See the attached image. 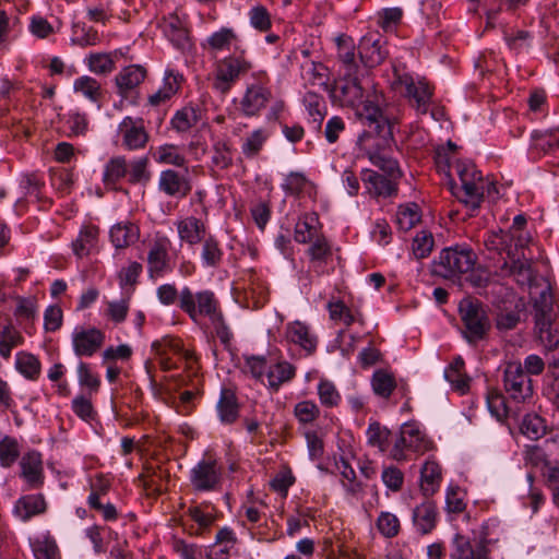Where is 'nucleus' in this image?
<instances>
[{
	"label": "nucleus",
	"instance_id": "obj_46",
	"mask_svg": "<svg viewBox=\"0 0 559 559\" xmlns=\"http://www.w3.org/2000/svg\"><path fill=\"white\" fill-rule=\"evenodd\" d=\"M74 91L81 93L92 102H98L102 98V86L94 78L84 75L78 78L73 84Z\"/></svg>",
	"mask_w": 559,
	"mask_h": 559
},
{
	"label": "nucleus",
	"instance_id": "obj_23",
	"mask_svg": "<svg viewBox=\"0 0 559 559\" xmlns=\"http://www.w3.org/2000/svg\"><path fill=\"white\" fill-rule=\"evenodd\" d=\"M21 476L31 488L41 486L44 480L43 461L39 452L31 451L24 454L20 461Z\"/></svg>",
	"mask_w": 559,
	"mask_h": 559
},
{
	"label": "nucleus",
	"instance_id": "obj_5",
	"mask_svg": "<svg viewBox=\"0 0 559 559\" xmlns=\"http://www.w3.org/2000/svg\"><path fill=\"white\" fill-rule=\"evenodd\" d=\"M499 275L512 278L519 286L531 293V288L540 285L542 281H546L543 276H538L533 269L531 257H526L525 252L510 251L509 257L499 266Z\"/></svg>",
	"mask_w": 559,
	"mask_h": 559
},
{
	"label": "nucleus",
	"instance_id": "obj_4",
	"mask_svg": "<svg viewBox=\"0 0 559 559\" xmlns=\"http://www.w3.org/2000/svg\"><path fill=\"white\" fill-rule=\"evenodd\" d=\"M463 322V335L469 344L484 340L490 330V320L485 305L473 297L463 298L459 304Z\"/></svg>",
	"mask_w": 559,
	"mask_h": 559
},
{
	"label": "nucleus",
	"instance_id": "obj_24",
	"mask_svg": "<svg viewBox=\"0 0 559 559\" xmlns=\"http://www.w3.org/2000/svg\"><path fill=\"white\" fill-rule=\"evenodd\" d=\"M47 503L43 495H26L19 498L14 504L13 513L21 521H28L33 516L45 513Z\"/></svg>",
	"mask_w": 559,
	"mask_h": 559
},
{
	"label": "nucleus",
	"instance_id": "obj_14",
	"mask_svg": "<svg viewBox=\"0 0 559 559\" xmlns=\"http://www.w3.org/2000/svg\"><path fill=\"white\" fill-rule=\"evenodd\" d=\"M271 90L261 84H249L239 102V110L246 117H255L272 102Z\"/></svg>",
	"mask_w": 559,
	"mask_h": 559
},
{
	"label": "nucleus",
	"instance_id": "obj_20",
	"mask_svg": "<svg viewBox=\"0 0 559 559\" xmlns=\"http://www.w3.org/2000/svg\"><path fill=\"white\" fill-rule=\"evenodd\" d=\"M361 180L371 197L389 198L395 195L397 192L395 179L391 177L386 178L373 170L365 169L361 175Z\"/></svg>",
	"mask_w": 559,
	"mask_h": 559
},
{
	"label": "nucleus",
	"instance_id": "obj_41",
	"mask_svg": "<svg viewBox=\"0 0 559 559\" xmlns=\"http://www.w3.org/2000/svg\"><path fill=\"white\" fill-rule=\"evenodd\" d=\"M72 45L79 47L95 46L99 43V35L93 27H87L85 24L74 23L72 25Z\"/></svg>",
	"mask_w": 559,
	"mask_h": 559
},
{
	"label": "nucleus",
	"instance_id": "obj_19",
	"mask_svg": "<svg viewBox=\"0 0 559 559\" xmlns=\"http://www.w3.org/2000/svg\"><path fill=\"white\" fill-rule=\"evenodd\" d=\"M451 559H489L485 540L472 543L464 535L455 534L451 545Z\"/></svg>",
	"mask_w": 559,
	"mask_h": 559
},
{
	"label": "nucleus",
	"instance_id": "obj_31",
	"mask_svg": "<svg viewBox=\"0 0 559 559\" xmlns=\"http://www.w3.org/2000/svg\"><path fill=\"white\" fill-rule=\"evenodd\" d=\"M15 368L27 380L36 381L41 373V364L32 353L19 352L15 355Z\"/></svg>",
	"mask_w": 559,
	"mask_h": 559
},
{
	"label": "nucleus",
	"instance_id": "obj_59",
	"mask_svg": "<svg viewBox=\"0 0 559 559\" xmlns=\"http://www.w3.org/2000/svg\"><path fill=\"white\" fill-rule=\"evenodd\" d=\"M20 450L15 439L5 437L0 441V464L11 466L19 457Z\"/></svg>",
	"mask_w": 559,
	"mask_h": 559
},
{
	"label": "nucleus",
	"instance_id": "obj_63",
	"mask_svg": "<svg viewBox=\"0 0 559 559\" xmlns=\"http://www.w3.org/2000/svg\"><path fill=\"white\" fill-rule=\"evenodd\" d=\"M377 527L383 536L394 537L400 531V521L390 512H381L377 520Z\"/></svg>",
	"mask_w": 559,
	"mask_h": 559
},
{
	"label": "nucleus",
	"instance_id": "obj_61",
	"mask_svg": "<svg viewBox=\"0 0 559 559\" xmlns=\"http://www.w3.org/2000/svg\"><path fill=\"white\" fill-rule=\"evenodd\" d=\"M294 414L299 423H313L320 415L318 405L312 401H301L295 405Z\"/></svg>",
	"mask_w": 559,
	"mask_h": 559
},
{
	"label": "nucleus",
	"instance_id": "obj_36",
	"mask_svg": "<svg viewBox=\"0 0 559 559\" xmlns=\"http://www.w3.org/2000/svg\"><path fill=\"white\" fill-rule=\"evenodd\" d=\"M217 413L221 423L229 425L238 418V403L230 390H223L217 403Z\"/></svg>",
	"mask_w": 559,
	"mask_h": 559
},
{
	"label": "nucleus",
	"instance_id": "obj_44",
	"mask_svg": "<svg viewBox=\"0 0 559 559\" xmlns=\"http://www.w3.org/2000/svg\"><path fill=\"white\" fill-rule=\"evenodd\" d=\"M521 432L531 440H538L546 433V424L544 418L537 414H527L521 424Z\"/></svg>",
	"mask_w": 559,
	"mask_h": 559
},
{
	"label": "nucleus",
	"instance_id": "obj_64",
	"mask_svg": "<svg viewBox=\"0 0 559 559\" xmlns=\"http://www.w3.org/2000/svg\"><path fill=\"white\" fill-rule=\"evenodd\" d=\"M88 68L96 74H106L114 70L115 63L107 53H92L88 57Z\"/></svg>",
	"mask_w": 559,
	"mask_h": 559
},
{
	"label": "nucleus",
	"instance_id": "obj_62",
	"mask_svg": "<svg viewBox=\"0 0 559 559\" xmlns=\"http://www.w3.org/2000/svg\"><path fill=\"white\" fill-rule=\"evenodd\" d=\"M157 162L181 167L185 165L186 159L183 155L179 153L176 145L165 144L157 150Z\"/></svg>",
	"mask_w": 559,
	"mask_h": 559
},
{
	"label": "nucleus",
	"instance_id": "obj_17",
	"mask_svg": "<svg viewBox=\"0 0 559 559\" xmlns=\"http://www.w3.org/2000/svg\"><path fill=\"white\" fill-rule=\"evenodd\" d=\"M384 41L377 33H369L361 37L358 45V56L362 69H372L380 66L386 58L388 51L383 47Z\"/></svg>",
	"mask_w": 559,
	"mask_h": 559
},
{
	"label": "nucleus",
	"instance_id": "obj_8",
	"mask_svg": "<svg viewBox=\"0 0 559 559\" xmlns=\"http://www.w3.org/2000/svg\"><path fill=\"white\" fill-rule=\"evenodd\" d=\"M430 441L418 424L406 423L400 429V436L391 450V456L395 461H404L406 460L405 450L424 453L430 449Z\"/></svg>",
	"mask_w": 559,
	"mask_h": 559
},
{
	"label": "nucleus",
	"instance_id": "obj_60",
	"mask_svg": "<svg viewBox=\"0 0 559 559\" xmlns=\"http://www.w3.org/2000/svg\"><path fill=\"white\" fill-rule=\"evenodd\" d=\"M173 549L180 557V559H203V549L195 544H188L183 539L174 538Z\"/></svg>",
	"mask_w": 559,
	"mask_h": 559
},
{
	"label": "nucleus",
	"instance_id": "obj_13",
	"mask_svg": "<svg viewBox=\"0 0 559 559\" xmlns=\"http://www.w3.org/2000/svg\"><path fill=\"white\" fill-rule=\"evenodd\" d=\"M335 44L337 48L336 58L342 76H355L356 74L366 73L360 66V60L356 56V45L350 36L340 34L335 37Z\"/></svg>",
	"mask_w": 559,
	"mask_h": 559
},
{
	"label": "nucleus",
	"instance_id": "obj_3",
	"mask_svg": "<svg viewBox=\"0 0 559 559\" xmlns=\"http://www.w3.org/2000/svg\"><path fill=\"white\" fill-rule=\"evenodd\" d=\"M477 261L475 252L467 246L456 245L441 250L432 261V274L456 281L473 271Z\"/></svg>",
	"mask_w": 559,
	"mask_h": 559
},
{
	"label": "nucleus",
	"instance_id": "obj_58",
	"mask_svg": "<svg viewBox=\"0 0 559 559\" xmlns=\"http://www.w3.org/2000/svg\"><path fill=\"white\" fill-rule=\"evenodd\" d=\"M32 549L36 559H60L58 546L50 538L34 542Z\"/></svg>",
	"mask_w": 559,
	"mask_h": 559
},
{
	"label": "nucleus",
	"instance_id": "obj_30",
	"mask_svg": "<svg viewBox=\"0 0 559 559\" xmlns=\"http://www.w3.org/2000/svg\"><path fill=\"white\" fill-rule=\"evenodd\" d=\"M296 373V368L287 361H278L267 367L265 378L267 386L277 391L278 388L289 382Z\"/></svg>",
	"mask_w": 559,
	"mask_h": 559
},
{
	"label": "nucleus",
	"instance_id": "obj_38",
	"mask_svg": "<svg viewBox=\"0 0 559 559\" xmlns=\"http://www.w3.org/2000/svg\"><path fill=\"white\" fill-rule=\"evenodd\" d=\"M513 236L510 233L499 229L497 231H490L486 239L485 246L489 251H495L498 253L506 252L507 258L509 257V252L513 251L512 248Z\"/></svg>",
	"mask_w": 559,
	"mask_h": 559
},
{
	"label": "nucleus",
	"instance_id": "obj_34",
	"mask_svg": "<svg viewBox=\"0 0 559 559\" xmlns=\"http://www.w3.org/2000/svg\"><path fill=\"white\" fill-rule=\"evenodd\" d=\"M24 337L12 324L0 325V356L9 360L12 349L22 345Z\"/></svg>",
	"mask_w": 559,
	"mask_h": 559
},
{
	"label": "nucleus",
	"instance_id": "obj_2",
	"mask_svg": "<svg viewBox=\"0 0 559 559\" xmlns=\"http://www.w3.org/2000/svg\"><path fill=\"white\" fill-rule=\"evenodd\" d=\"M455 170L461 187L452 186V193L472 210L479 207L485 193L490 194L491 191H496L495 185L485 180L473 163L459 162L455 165Z\"/></svg>",
	"mask_w": 559,
	"mask_h": 559
},
{
	"label": "nucleus",
	"instance_id": "obj_29",
	"mask_svg": "<svg viewBox=\"0 0 559 559\" xmlns=\"http://www.w3.org/2000/svg\"><path fill=\"white\" fill-rule=\"evenodd\" d=\"M436 506L431 501H425L413 511V522L420 534L430 533L436 526Z\"/></svg>",
	"mask_w": 559,
	"mask_h": 559
},
{
	"label": "nucleus",
	"instance_id": "obj_11",
	"mask_svg": "<svg viewBox=\"0 0 559 559\" xmlns=\"http://www.w3.org/2000/svg\"><path fill=\"white\" fill-rule=\"evenodd\" d=\"M503 383L510 399L516 403H523L533 395L532 380L519 362L507 365Z\"/></svg>",
	"mask_w": 559,
	"mask_h": 559
},
{
	"label": "nucleus",
	"instance_id": "obj_18",
	"mask_svg": "<svg viewBox=\"0 0 559 559\" xmlns=\"http://www.w3.org/2000/svg\"><path fill=\"white\" fill-rule=\"evenodd\" d=\"M104 341L105 334L95 328L75 331L72 334L73 350L79 357L93 356L103 346Z\"/></svg>",
	"mask_w": 559,
	"mask_h": 559
},
{
	"label": "nucleus",
	"instance_id": "obj_40",
	"mask_svg": "<svg viewBox=\"0 0 559 559\" xmlns=\"http://www.w3.org/2000/svg\"><path fill=\"white\" fill-rule=\"evenodd\" d=\"M201 259L205 266L216 267L223 258V250L213 236H206L202 241Z\"/></svg>",
	"mask_w": 559,
	"mask_h": 559
},
{
	"label": "nucleus",
	"instance_id": "obj_39",
	"mask_svg": "<svg viewBox=\"0 0 559 559\" xmlns=\"http://www.w3.org/2000/svg\"><path fill=\"white\" fill-rule=\"evenodd\" d=\"M97 236L98 229L96 227H84L81 229L78 238L72 243L74 253L79 258L87 255L95 247Z\"/></svg>",
	"mask_w": 559,
	"mask_h": 559
},
{
	"label": "nucleus",
	"instance_id": "obj_52",
	"mask_svg": "<svg viewBox=\"0 0 559 559\" xmlns=\"http://www.w3.org/2000/svg\"><path fill=\"white\" fill-rule=\"evenodd\" d=\"M250 25L261 32H267L272 26L271 15L265 7L254 5L250 9L249 13Z\"/></svg>",
	"mask_w": 559,
	"mask_h": 559
},
{
	"label": "nucleus",
	"instance_id": "obj_37",
	"mask_svg": "<svg viewBox=\"0 0 559 559\" xmlns=\"http://www.w3.org/2000/svg\"><path fill=\"white\" fill-rule=\"evenodd\" d=\"M128 174L127 160L123 156H116L105 165L103 181L105 186H115L121 178Z\"/></svg>",
	"mask_w": 559,
	"mask_h": 559
},
{
	"label": "nucleus",
	"instance_id": "obj_54",
	"mask_svg": "<svg viewBox=\"0 0 559 559\" xmlns=\"http://www.w3.org/2000/svg\"><path fill=\"white\" fill-rule=\"evenodd\" d=\"M148 158L139 157L131 162L128 175L131 183H145L150 180L151 174L147 170Z\"/></svg>",
	"mask_w": 559,
	"mask_h": 559
},
{
	"label": "nucleus",
	"instance_id": "obj_12",
	"mask_svg": "<svg viewBox=\"0 0 559 559\" xmlns=\"http://www.w3.org/2000/svg\"><path fill=\"white\" fill-rule=\"evenodd\" d=\"M530 297L534 304L535 323L557 321L559 307L555 304L550 285L542 281L540 285L531 288Z\"/></svg>",
	"mask_w": 559,
	"mask_h": 559
},
{
	"label": "nucleus",
	"instance_id": "obj_27",
	"mask_svg": "<svg viewBox=\"0 0 559 559\" xmlns=\"http://www.w3.org/2000/svg\"><path fill=\"white\" fill-rule=\"evenodd\" d=\"M158 187L163 192L170 197L182 198L191 190V187L185 177L180 176L173 169H167L160 173Z\"/></svg>",
	"mask_w": 559,
	"mask_h": 559
},
{
	"label": "nucleus",
	"instance_id": "obj_48",
	"mask_svg": "<svg viewBox=\"0 0 559 559\" xmlns=\"http://www.w3.org/2000/svg\"><path fill=\"white\" fill-rule=\"evenodd\" d=\"M536 333L545 348L551 350L558 347L559 336L557 321L535 323Z\"/></svg>",
	"mask_w": 559,
	"mask_h": 559
},
{
	"label": "nucleus",
	"instance_id": "obj_15",
	"mask_svg": "<svg viewBox=\"0 0 559 559\" xmlns=\"http://www.w3.org/2000/svg\"><path fill=\"white\" fill-rule=\"evenodd\" d=\"M170 241L166 237L154 240L147 252V272L151 278H159L171 272L169 257Z\"/></svg>",
	"mask_w": 559,
	"mask_h": 559
},
{
	"label": "nucleus",
	"instance_id": "obj_47",
	"mask_svg": "<svg viewBox=\"0 0 559 559\" xmlns=\"http://www.w3.org/2000/svg\"><path fill=\"white\" fill-rule=\"evenodd\" d=\"M267 138L269 135L263 129H257L252 131L248 136L243 139L241 145L242 154L248 158L257 156L262 150Z\"/></svg>",
	"mask_w": 559,
	"mask_h": 559
},
{
	"label": "nucleus",
	"instance_id": "obj_28",
	"mask_svg": "<svg viewBox=\"0 0 559 559\" xmlns=\"http://www.w3.org/2000/svg\"><path fill=\"white\" fill-rule=\"evenodd\" d=\"M238 41L239 37L233 28L222 27L206 38L203 47L211 53H217L219 51L229 50L231 46Z\"/></svg>",
	"mask_w": 559,
	"mask_h": 559
},
{
	"label": "nucleus",
	"instance_id": "obj_42",
	"mask_svg": "<svg viewBox=\"0 0 559 559\" xmlns=\"http://www.w3.org/2000/svg\"><path fill=\"white\" fill-rule=\"evenodd\" d=\"M199 121V110L192 106L178 110L171 119L173 128L178 132H187Z\"/></svg>",
	"mask_w": 559,
	"mask_h": 559
},
{
	"label": "nucleus",
	"instance_id": "obj_25",
	"mask_svg": "<svg viewBox=\"0 0 559 559\" xmlns=\"http://www.w3.org/2000/svg\"><path fill=\"white\" fill-rule=\"evenodd\" d=\"M146 70L139 64H131L123 68L115 79L118 93L122 97L136 88L145 79Z\"/></svg>",
	"mask_w": 559,
	"mask_h": 559
},
{
	"label": "nucleus",
	"instance_id": "obj_16",
	"mask_svg": "<svg viewBox=\"0 0 559 559\" xmlns=\"http://www.w3.org/2000/svg\"><path fill=\"white\" fill-rule=\"evenodd\" d=\"M118 133L122 138V145L129 151L144 148L148 142V133L142 118L127 116L118 126Z\"/></svg>",
	"mask_w": 559,
	"mask_h": 559
},
{
	"label": "nucleus",
	"instance_id": "obj_9",
	"mask_svg": "<svg viewBox=\"0 0 559 559\" xmlns=\"http://www.w3.org/2000/svg\"><path fill=\"white\" fill-rule=\"evenodd\" d=\"M223 468L215 459L209 457L198 462L190 471V484L194 491L206 492L219 488Z\"/></svg>",
	"mask_w": 559,
	"mask_h": 559
},
{
	"label": "nucleus",
	"instance_id": "obj_10",
	"mask_svg": "<svg viewBox=\"0 0 559 559\" xmlns=\"http://www.w3.org/2000/svg\"><path fill=\"white\" fill-rule=\"evenodd\" d=\"M395 85L404 88V95L409 98L417 112L427 114L433 88L424 79L415 80L409 74H397Z\"/></svg>",
	"mask_w": 559,
	"mask_h": 559
},
{
	"label": "nucleus",
	"instance_id": "obj_43",
	"mask_svg": "<svg viewBox=\"0 0 559 559\" xmlns=\"http://www.w3.org/2000/svg\"><path fill=\"white\" fill-rule=\"evenodd\" d=\"M371 384L374 393L384 399H388L396 386L393 374L383 369L374 371Z\"/></svg>",
	"mask_w": 559,
	"mask_h": 559
},
{
	"label": "nucleus",
	"instance_id": "obj_45",
	"mask_svg": "<svg viewBox=\"0 0 559 559\" xmlns=\"http://www.w3.org/2000/svg\"><path fill=\"white\" fill-rule=\"evenodd\" d=\"M420 221L418 206L414 203L401 205L395 215L396 225L401 230L412 229Z\"/></svg>",
	"mask_w": 559,
	"mask_h": 559
},
{
	"label": "nucleus",
	"instance_id": "obj_21",
	"mask_svg": "<svg viewBox=\"0 0 559 559\" xmlns=\"http://www.w3.org/2000/svg\"><path fill=\"white\" fill-rule=\"evenodd\" d=\"M285 337L289 343L299 345L307 354H312L317 348V336L307 324L300 321H295L286 325Z\"/></svg>",
	"mask_w": 559,
	"mask_h": 559
},
{
	"label": "nucleus",
	"instance_id": "obj_53",
	"mask_svg": "<svg viewBox=\"0 0 559 559\" xmlns=\"http://www.w3.org/2000/svg\"><path fill=\"white\" fill-rule=\"evenodd\" d=\"M390 431L379 423H371L367 429L368 443L384 452L389 445Z\"/></svg>",
	"mask_w": 559,
	"mask_h": 559
},
{
	"label": "nucleus",
	"instance_id": "obj_55",
	"mask_svg": "<svg viewBox=\"0 0 559 559\" xmlns=\"http://www.w3.org/2000/svg\"><path fill=\"white\" fill-rule=\"evenodd\" d=\"M111 483L108 477L103 474H97L90 484L91 493L88 496V506H98L100 497L106 495L110 489Z\"/></svg>",
	"mask_w": 559,
	"mask_h": 559
},
{
	"label": "nucleus",
	"instance_id": "obj_32",
	"mask_svg": "<svg viewBox=\"0 0 559 559\" xmlns=\"http://www.w3.org/2000/svg\"><path fill=\"white\" fill-rule=\"evenodd\" d=\"M441 468L438 463L427 461L420 471V488L423 493L427 496L433 495L440 486Z\"/></svg>",
	"mask_w": 559,
	"mask_h": 559
},
{
	"label": "nucleus",
	"instance_id": "obj_7",
	"mask_svg": "<svg viewBox=\"0 0 559 559\" xmlns=\"http://www.w3.org/2000/svg\"><path fill=\"white\" fill-rule=\"evenodd\" d=\"M180 309L188 313L193 321H197L200 316L209 317L211 321L222 316L218 310V301L210 290L193 295L190 288L185 287L180 292Z\"/></svg>",
	"mask_w": 559,
	"mask_h": 559
},
{
	"label": "nucleus",
	"instance_id": "obj_57",
	"mask_svg": "<svg viewBox=\"0 0 559 559\" xmlns=\"http://www.w3.org/2000/svg\"><path fill=\"white\" fill-rule=\"evenodd\" d=\"M318 394L320 402L325 407L337 406L341 401V395L333 382L329 380H321L318 385Z\"/></svg>",
	"mask_w": 559,
	"mask_h": 559
},
{
	"label": "nucleus",
	"instance_id": "obj_6",
	"mask_svg": "<svg viewBox=\"0 0 559 559\" xmlns=\"http://www.w3.org/2000/svg\"><path fill=\"white\" fill-rule=\"evenodd\" d=\"M251 69V62L241 55L219 59L214 69L212 86L222 95L227 94L240 76Z\"/></svg>",
	"mask_w": 559,
	"mask_h": 559
},
{
	"label": "nucleus",
	"instance_id": "obj_26",
	"mask_svg": "<svg viewBox=\"0 0 559 559\" xmlns=\"http://www.w3.org/2000/svg\"><path fill=\"white\" fill-rule=\"evenodd\" d=\"M176 226L180 240L191 246L201 242L206 237L204 223L194 216L178 221Z\"/></svg>",
	"mask_w": 559,
	"mask_h": 559
},
{
	"label": "nucleus",
	"instance_id": "obj_56",
	"mask_svg": "<svg viewBox=\"0 0 559 559\" xmlns=\"http://www.w3.org/2000/svg\"><path fill=\"white\" fill-rule=\"evenodd\" d=\"M550 382L545 389L548 400L559 409V357L549 362Z\"/></svg>",
	"mask_w": 559,
	"mask_h": 559
},
{
	"label": "nucleus",
	"instance_id": "obj_49",
	"mask_svg": "<svg viewBox=\"0 0 559 559\" xmlns=\"http://www.w3.org/2000/svg\"><path fill=\"white\" fill-rule=\"evenodd\" d=\"M435 240L431 233L421 230L413 239L412 250L417 260L427 258L433 248Z\"/></svg>",
	"mask_w": 559,
	"mask_h": 559
},
{
	"label": "nucleus",
	"instance_id": "obj_33",
	"mask_svg": "<svg viewBox=\"0 0 559 559\" xmlns=\"http://www.w3.org/2000/svg\"><path fill=\"white\" fill-rule=\"evenodd\" d=\"M110 240L117 249L127 248L139 237V229L131 223H118L110 229Z\"/></svg>",
	"mask_w": 559,
	"mask_h": 559
},
{
	"label": "nucleus",
	"instance_id": "obj_22",
	"mask_svg": "<svg viewBox=\"0 0 559 559\" xmlns=\"http://www.w3.org/2000/svg\"><path fill=\"white\" fill-rule=\"evenodd\" d=\"M236 543L234 532L224 527L217 532L215 543L205 548L203 559H229Z\"/></svg>",
	"mask_w": 559,
	"mask_h": 559
},
{
	"label": "nucleus",
	"instance_id": "obj_1",
	"mask_svg": "<svg viewBox=\"0 0 559 559\" xmlns=\"http://www.w3.org/2000/svg\"><path fill=\"white\" fill-rule=\"evenodd\" d=\"M362 74L355 76H343L342 84L335 90L336 97L344 107L355 110L357 118L369 128L364 131L357 140L360 148H365V141L370 133H376L383 142L393 139L394 130L400 118L394 106L385 104L381 92L373 90L368 92V86L362 85Z\"/></svg>",
	"mask_w": 559,
	"mask_h": 559
},
{
	"label": "nucleus",
	"instance_id": "obj_35",
	"mask_svg": "<svg viewBox=\"0 0 559 559\" xmlns=\"http://www.w3.org/2000/svg\"><path fill=\"white\" fill-rule=\"evenodd\" d=\"M319 218L317 214L309 213L302 215L295 226V240L300 243H307L318 238Z\"/></svg>",
	"mask_w": 559,
	"mask_h": 559
},
{
	"label": "nucleus",
	"instance_id": "obj_50",
	"mask_svg": "<svg viewBox=\"0 0 559 559\" xmlns=\"http://www.w3.org/2000/svg\"><path fill=\"white\" fill-rule=\"evenodd\" d=\"M486 403L489 412L497 419L501 420L508 416L509 409L504 396L497 390L490 389L486 395Z\"/></svg>",
	"mask_w": 559,
	"mask_h": 559
},
{
	"label": "nucleus",
	"instance_id": "obj_51",
	"mask_svg": "<svg viewBox=\"0 0 559 559\" xmlns=\"http://www.w3.org/2000/svg\"><path fill=\"white\" fill-rule=\"evenodd\" d=\"M369 160L381 170L386 173L391 178L397 179L401 177V170L395 159L385 156L378 152H368Z\"/></svg>",
	"mask_w": 559,
	"mask_h": 559
}]
</instances>
